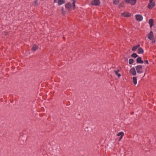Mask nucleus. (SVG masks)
Returning a JSON list of instances; mask_svg holds the SVG:
<instances>
[{"instance_id": "obj_1", "label": "nucleus", "mask_w": 156, "mask_h": 156, "mask_svg": "<svg viewBox=\"0 0 156 156\" xmlns=\"http://www.w3.org/2000/svg\"><path fill=\"white\" fill-rule=\"evenodd\" d=\"M65 7L69 10H71L72 9H74L75 8V5L74 6L73 4H71L70 3H68L66 4L65 5Z\"/></svg>"}, {"instance_id": "obj_2", "label": "nucleus", "mask_w": 156, "mask_h": 156, "mask_svg": "<svg viewBox=\"0 0 156 156\" xmlns=\"http://www.w3.org/2000/svg\"><path fill=\"white\" fill-rule=\"evenodd\" d=\"M135 68L138 73H141L143 72L142 67L141 65H138L136 66Z\"/></svg>"}, {"instance_id": "obj_3", "label": "nucleus", "mask_w": 156, "mask_h": 156, "mask_svg": "<svg viewBox=\"0 0 156 156\" xmlns=\"http://www.w3.org/2000/svg\"><path fill=\"white\" fill-rule=\"evenodd\" d=\"M147 37L150 40H153V39H154V36L153 35V32L152 31H151L150 32L147 34Z\"/></svg>"}, {"instance_id": "obj_4", "label": "nucleus", "mask_w": 156, "mask_h": 156, "mask_svg": "<svg viewBox=\"0 0 156 156\" xmlns=\"http://www.w3.org/2000/svg\"><path fill=\"white\" fill-rule=\"evenodd\" d=\"M91 4L94 5H98L100 4V2L99 0H93Z\"/></svg>"}, {"instance_id": "obj_5", "label": "nucleus", "mask_w": 156, "mask_h": 156, "mask_svg": "<svg viewBox=\"0 0 156 156\" xmlns=\"http://www.w3.org/2000/svg\"><path fill=\"white\" fill-rule=\"evenodd\" d=\"M127 3H129L132 5H134L136 4V0H125Z\"/></svg>"}, {"instance_id": "obj_6", "label": "nucleus", "mask_w": 156, "mask_h": 156, "mask_svg": "<svg viewBox=\"0 0 156 156\" xmlns=\"http://www.w3.org/2000/svg\"><path fill=\"white\" fill-rule=\"evenodd\" d=\"M155 2H150L148 5V8L149 9H152L155 6Z\"/></svg>"}, {"instance_id": "obj_7", "label": "nucleus", "mask_w": 156, "mask_h": 156, "mask_svg": "<svg viewBox=\"0 0 156 156\" xmlns=\"http://www.w3.org/2000/svg\"><path fill=\"white\" fill-rule=\"evenodd\" d=\"M54 2L55 3L57 2L58 5H61L64 3L65 1L64 0H54Z\"/></svg>"}, {"instance_id": "obj_8", "label": "nucleus", "mask_w": 156, "mask_h": 156, "mask_svg": "<svg viewBox=\"0 0 156 156\" xmlns=\"http://www.w3.org/2000/svg\"><path fill=\"white\" fill-rule=\"evenodd\" d=\"M135 17L136 20L138 21H141L143 20V17L140 15H136Z\"/></svg>"}, {"instance_id": "obj_9", "label": "nucleus", "mask_w": 156, "mask_h": 156, "mask_svg": "<svg viewBox=\"0 0 156 156\" xmlns=\"http://www.w3.org/2000/svg\"><path fill=\"white\" fill-rule=\"evenodd\" d=\"M130 73L133 76L135 75L136 74L135 68L133 67L131 68L130 69Z\"/></svg>"}, {"instance_id": "obj_10", "label": "nucleus", "mask_w": 156, "mask_h": 156, "mask_svg": "<svg viewBox=\"0 0 156 156\" xmlns=\"http://www.w3.org/2000/svg\"><path fill=\"white\" fill-rule=\"evenodd\" d=\"M121 14L123 16L126 17H129L131 16V14L127 12H124L121 13Z\"/></svg>"}, {"instance_id": "obj_11", "label": "nucleus", "mask_w": 156, "mask_h": 156, "mask_svg": "<svg viewBox=\"0 0 156 156\" xmlns=\"http://www.w3.org/2000/svg\"><path fill=\"white\" fill-rule=\"evenodd\" d=\"M136 62L137 63L143 64L144 63L143 61L142 60V58L140 57L136 59Z\"/></svg>"}, {"instance_id": "obj_12", "label": "nucleus", "mask_w": 156, "mask_h": 156, "mask_svg": "<svg viewBox=\"0 0 156 156\" xmlns=\"http://www.w3.org/2000/svg\"><path fill=\"white\" fill-rule=\"evenodd\" d=\"M154 20L152 19H151L149 20V23L150 25V27H151L153 25Z\"/></svg>"}, {"instance_id": "obj_13", "label": "nucleus", "mask_w": 156, "mask_h": 156, "mask_svg": "<svg viewBox=\"0 0 156 156\" xmlns=\"http://www.w3.org/2000/svg\"><path fill=\"white\" fill-rule=\"evenodd\" d=\"M144 52L143 49L141 48H139L138 51L137 53L139 54H140Z\"/></svg>"}, {"instance_id": "obj_14", "label": "nucleus", "mask_w": 156, "mask_h": 156, "mask_svg": "<svg viewBox=\"0 0 156 156\" xmlns=\"http://www.w3.org/2000/svg\"><path fill=\"white\" fill-rule=\"evenodd\" d=\"M140 46V44H138L136 46H134L132 48V51H135Z\"/></svg>"}, {"instance_id": "obj_15", "label": "nucleus", "mask_w": 156, "mask_h": 156, "mask_svg": "<svg viewBox=\"0 0 156 156\" xmlns=\"http://www.w3.org/2000/svg\"><path fill=\"white\" fill-rule=\"evenodd\" d=\"M137 80L136 77H133V82L134 84L136 85L137 84Z\"/></svg>"}, {"instance_id": "obj_16", "label": "nucleus", "mask_w": 156, "mask_h": 156, "mask_svg": "<svg viewBox=\"0 0 156 156\" xmlns=\"http://www.w3.org/2000/svg\"><path fill=\"white\" fill-rule=\"evenodd\" d=\"M114 71L115 73V74L118 77H120L121 76V75L118 73L119 72V70H114Z\"/></svg>"}, {"instance_id": "obj_17", "label": "nucleus", "mask_w": 156, "mask_h": 156, "mask_svg": "<svg viewBox=\"0 0 156 156\" xmlns=\"http://www.w3.org/2000/svg\"><path fill=\"white\" fill-rule=\"evenodd\" d=\"M37 49V47L35 44L34 45L32 48V50L33 51H35Z\"/></svg>"}, {"instance_id": "obj_18", "label": "nucleus", "mask_w": 156, "mask_h": 156, "mask_svg": "<svg viewBox=\"0 0 156 156\" xmlns=\"http://www.w3.org/2000/svg\"><path fill=\"white\" fill-rule=\"evenodd\" d=\"M133 60L132 59H130L129 60V63L130 64H131L133 62Z\"/></svg>"}, {"instance_id": "obj_19", "label": "nucleus", "mask_w": 156, "mask_h": 156, "mask_svg": "<svg viewBox=\"0 0 156 156\" xmlns=\"http://www.w3.org/2000/svg\"><path fill=\"white\" fill-rule=\"evenodd\" d=\"M124 5V2H122L119 5V8H121L123 7Z\"/></svg>"}, {"instance_id": "obj_20", "label": "nucleus", "mask_w": 156, "mask_h": 156, "mask_svg": "<svg viewBox=\"0 0 156 156\" xmlns=\"http://www.w3.org/2000/svg\"><path fill=\"white\" fill-rule=\"evenodd\" d=\"M123 135V133L122 132H120L118 134L117 136H122Z\"/></svg>"}, {"instance_id": "obj_21", "label": "nucleus", "mask_w": 156, "mask_h": 156, "mask_svg": "<svg viewBox=\"0 0 156 156\" xmlns=\"http://www.w3.org/2000/svg\"><path fill=\"white\" fill-rule=\"evenodd\" d=\"M119 2V0H114L113 1V3L114 4L117 5Z\"/></svg>"}, {"instance_id": "obj_22", "label": "nucleus", "mask_w": 156, "mask_h": 156, "mask_svg": "<svg viewBox=\"0 0 156 156\" xmlns=\"http://www.w3.org/2000/svg\"><path fill=\"white\" fill-rule=\"evenodd\" d=\"M131 56L134 58H136L138 56V55H137V54L136 53L133 54Z\"/></svg>"}, {"instance_id": "obj_23", "label": "nucleus", "mask_w": 156, "mask_h": 156, "mask_svg": "<svg viewBox=\"0 0 156 156\" xmlns=\"http://www.w3.org/2000/svg\"><path fill=\"white\" fill-rule=\"evenodd\" d=\"M34 3L35 5H36L38 4V1L37 0H35L34 1Z\"/></svg>"}, {"instance_id": "obj_24", "label": "nucleus", "mask_w": 156, "mask_h": 156, "mask_svg": "<svg viewBox=\"0 0 156 156\" xmlns=\"http://www.w3.org/2000/svg\"><path fill=\"white\" fill-rule=\"evenodd\" d=\"M71 0L73 1L72 4H73V5L74 6V4H75V1H76V0Z\"/></svg>"}, {"instance_id": "obj_25", "label": "nucleus", "mask_w": 156, "mask_h": 156, "mask_svg": "<svg viewBox=\"0 0 156 156\" xmlns=\"http://www.w3.org/2000/svg\"><path fill=\"white\" fill-rule=\"evenodd\" d=\"M152 41V43H154L155 42V41L154 40V39H153V40H150Z\"/></svg>"}, {"instance_id": "obj_26", "label": "nucleus", "mask_w": 156, "mask_h": 156, "mask_svg": "<svg viewBox=\"0 0 156 156\" xmlns=\"http://www.w3.org/2000/svg\"><path fill=\"white\" fill-rule=\"evenodd\" d=\"M122 136H120L119 138V141H120L122 139Z\"/></svg>"}, {"instance_id": "obj_27", "label": "nucleus", "mask_w": 156, "mask_h": 156, "mask_svg": "<svg viewBox=\"0 0 156 156\" xmlns=\"http://www.w3.org/2000/svg\"><path fill=\"white\" fill-rule=\"evenodd\" d=\"M144 62H146V64H148V61H147V60H145V61H144Z\"/></svg>"}, {"instance_id": "obj_28", "label": "nucleus", "mask_w": 156, "mask_h": 156, "mask_svg": "<svg viewBox=\"0 0 156 156\" xmlns=\"http://www.w3.org/2000/svg\"><path fill=\"white\" fill-rule=\"evenodd\" d=\"M62 12L63 14H64V12H63V9H62Z\"/></svg>"}, {"instance_id": "obj_29", "label": "nucleus", "mask_w": 156, "mask_h": 156, "mask_svg": "<svg viewBox=\"0 0 156 156\" xmlns=\"http://www.w3.org/2000/svg\"><path fill=\"white\" fill-rule=\"evenodd\" d=\"M153 0H149L150 2H153Z\"/></svg>"}, {"instance_id": "obj_30", "label": "nucleus", "mask_w": 156, "mask_h": 156, "mask_svg": "<svg viewBox=\"0 0 156 156\" xmlns=\"http://www.w3.org/2000/svg\"><path fill=\"white\" fill-rule=\"evenodd\" d=\"M145 75V73L144 74V76L143 77H144Z\"/></svg>"}]
</instances>
